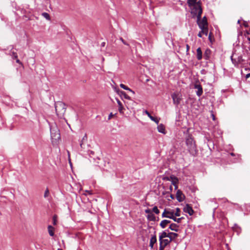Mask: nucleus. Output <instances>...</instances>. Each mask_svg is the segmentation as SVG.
Returning <instances> with one entry per match:
<instances>
[{
  "label": "nucleus",
  "instance_id": "dca6fc26",
  "mask_svg": "<svg viewBox=\"0 0 250 250\" xmlns=\"http://www.w3.org/2000/svg\"><path fill=\"white\" fill-rule=\"evenodd\" d=\"M168 213H171L172 215H174V211H167L166 209L164 210L163 213H162V217H166L168 218V216H170V215Z\"/></svg>",
  "mask_w": 250,
  "mask_h": 250
},
{
  "label": "nucleus",
  "instance_id": "79ce46f5",
  "mask_svg": "<svg viewBox=\"0 0 250 250\" xmlns=\"http://www.w3.org/2000/svg\"><path fill=\"white\" fill-rule=\"evenodd\" d=\"M248 40L250 42V33H248Z\"/></svg>",
  "mask_w": 250,
  "mask_h": 250
},
{
  "label": "nucleus",
  "instance_id": "a18cd8bd",
  "mask_svg": "<svg viewBox=\"0 0 250 250\" xmlns=\"http://www.w3.org/2000/svg\"><path fill=\"white\" fill-rule=\"evenodd\" d=\"M169 189H170V191H171V190H172V186H170V187H169Z\"/></svg>",
  "mask_w": 250,
  "mask_h": 250
},
{
  "label": "nucleus",
  "instance_id": "5fc2aeb1",
  "mask_svg": "<svg viewBox=\"0 0 250 250\" xmlns=\"http://www.w3.org/2000/svg\"><path fill=\"white\" fill-rule=\"evenodd\" d=\"M58 250H62L61 249H58Z\"/></svg>",
  "mask_w": 250,
  "mask_h": 250
},
{
  "label": "nucleus",
  "instance_id": "bb28decb",
  "mask_svg": "<svg viewBox=\"0 0 250 250\" xmlns=\"http://www.w3.org/2000/svg\"><path fill=\"white\" fill-rule=\"evenodd\" d=\"M171 233L176 235V236H174V235L170 234V235H169V236H168V237L169 238V240H171V241H172L173 240H174L175 238H176V237H178V234L177 233H176L174 232H171Z\"/></svg>",
  "mask_w": 250,
  "mask_h": 250
},
{
  "label": "nucleus",
  "instance_id": "09e8293b",
  "mask_svg": "<svg viewBox=\"0 0 250 250\" xmlns=\"http://www.w3.org/2000/svg\"><path fill=\"white\" fill-rule=\"evenodd\" d=\"M212 117H212L213 120H215V117L213 115H212Z\"/></svg>",
  "mask_w": 250,
  "mask_h": 250
},
{
  "label": "nucleus",
  "instance_id": "1a4fd4ad",
  "mask_svg": "<svg viewBox=\"0 0 250 250\" xmlns=\"http://www.w3.org/2000/svg\"><path fill=\"white\" fill-rule=\"evenodd\" d=\"M170 235L172 234V235H174V236H176V235H175L173 233H171L170 232L167 233L166 230H165V231H164L162 232L159 233V240H162L164 238L168 237V236H169V235H170Z\"/></svg>",
  "mask_w": 250,
  "mask_h": 250
},
{
  "label": "nucleus",
  "instance_id": "8fccbe9b",
  "mask_svg": "<svg viewBox=\"0 0 250 250\" xmlns=\"http://www.w3.org/2000/svg\"><path fill=\"white\" fill-rule=\"evenodd\" d=\"M86 191V192H88L89 194H91V192H90V191Z\"/></svg>",
  "mask_w": 250,
  "mask_h": 250
},
{
  "label": "nucleus",
  "instance_id": "49530a36",
  "mask_svg": "<svg viewBox=\"0 0 250 250\" xmlns=\"http://www.w3.org/2000/svg\"><path fill=\"white\" fill-rule=\"evenodd\" d=\"M85 137H86V135H85V136L83 138V140L82 141V142L84 140Z\"/></svg>",
  "mask_w": 250,
  "mask_h": 250
},
{
  "label": "nucleus",
  "instance_id": "603ef678",
  "mask_svg": "<svg viewBox=\"0 0 250 250\" xmlns=\"http://www.w3.org/2000/svg\"><path fill=\"white\" fill-rule=\"evenodd\" d=\"M82 145H83V144H82V143H81V144H80V146H81V147H82Z\"/></svg>",
  "mask_w": 250,
  "mask_h": 250
},
{
  "label": "nucleus",
  "instance_id": "4c0bfd02",
  "mask_svg": "<svg viewBox=\"0 0 250 250\" xmlns=\"http://www.w3.org/2000/svg\"><path fill=\"white\" fill-rule=\"evenodd\" d=\"M203 34V32H202V31H200V32L198 33V36L199 37H200V38H201V37H202V34Z\"/></svg>",
  "mask_w": 250,
  "mask_h": 250
},
{
  "label": "nucleus",
  "instance_id": "f257e3e1",
  "mask_svg": "<svg viewBox=\"0 0 250 250\" xmlns=\"http://www.w3.org/2000/svg\"><path fill=\"white\" fill-rule=\"evenodd\" d=\"M186 142L188 150L190 154L193 156L196 155L197 149L193 138L191 135H188L186 138Z\"/></svg>",
  "mask_w": 250,
  "mask_h": 250
},
{
  "label": "nucleus",
  "instance_id": "37998d69",
  "mask_svg": "<svg viewBox=\"0 0 250 250\" xmlns=\"http://www.w3.org/2000/svg\"><path fill=\"white\" fill-rule=\"evenodd\" d=\"M105 43L104 42H103L101 44L102 46H104Z\"/></svg>",
  "mask_w": 250,
  "mask_h": 250
},
{
  "label": "nucleus",
  "instance_id": "39448f33",
  "mask_svg": "<svg viewBox=\"0 0 250 250\" xmlns=\"http://www.w3.org/2000/svg\"><path fill=\"white\" fill-rule=\"evenodd\" d=\"M197 22L200 28L208 26V22L206 17H204L201 20H197Z\"/></svg>",
  "mask_w": 250,
  "mask_h": 250
},
{
  "label": "nucleus",
  "instance_id": "58836bf2",
  "mask_svg": "<svg viewBox=\"0 0 250 250\" xmlns=\"http://www.w3.org/2000/svg\"><path fill=\"white\" fill-rule=\"evenodd\" d=\"M16 59V62L17 63H18L19 64H21V61L17 58V59Z\"/></svg>",
  "mask_w": 250,
  "mask_h": 250
},
{
  "label": "nucleus",
  "instance_id": "a878e982",
  "mask_svg": "<svg viewBox=\"0 0 250 250\" xmlns=\"http://www.w3.org/2000/svg\"><path fill=\"white\" fill-rule=\"evenodd\" d=\"M10 55L12 57L13 59H17L18 58V55L17 53L15 52L14 50L11 49L10 50Z\"/></svg>",
  "mask_w": 250,
  "mask_h": 250
},
{
  "label": "nucleus",
  "instance_id": "6e6552de",
  "mask_svg": "<svg viewBox=\"0 0 250 250\" xmlns=\"http://www.w3.org/2000/svg\"><path fill=\"white\" fill-rule=\"evenodd\" d=\"M176 196L177 200L179 202L183 201L185 198V195L182 193V192L180 190H177Z\"/></svg>",
  "mask_w": 250,
  "mask_h": 250
},
{
  "label": "nucleus",
  "instance_id": "72a5a7b5",
  "mask_svg": "<svg viewBox=\"0 0 250 250\" xmlns=\"http://www.w3.org/2000/svg\"><path fill=\"white\" fill-rule=\"evenodd\" d=\"M120 40L122 41V42L125 45L129 46V44L127 43L122 38H120Z\"/></svg>",
  "mask_w": 250,
  "mask_h": 250
},
{
  "label": "nucleus",
  "instance_id": "4468645a",
  "mask_svg": "<svg viewBox=\"0 0 250 250\" xmlns=\"http://www.w3.org/2000/svg\"><path fill=\"white\" fill-rule=\"evenodd\" d=\"M158 130L159 132L165 134V127L163 124L159 125L157 126Z\"/></svg>",
  "mask_w": 250,
  "mask_h": 250
},
{
  "label": "nucleus",
  "instance_id": "412c9836",
  "mask_svg": "<svg viewBox=\"0 0 250 250\" xmlns=\"http://www.w3.org/2000/svg\"><path fill=\"white\" fill-rule=\"evenodd\" d=\"M116 100H117V103L118 104V106H119V108H118L119 111L120 112V113H123V109H124V108L123 106L122 103L118 99H117Z\"/></svg>",
  "mask_w": 250,
  "mask_h": 250
},
{
  "label": "nucleus",
  "instance_id": "f8f14e48",
  "mask_svg": "<svg viewBox=\"0 0 250 250\" xmlns=\"http://www.w3.org/2000/svg\"><path fill=\"white\" fill-rule=\"evenodd\" d=\"M170 178L171 180L172 184L175 187V189H177V188H178L177 184L178 182V178L174 176H171L170 177Z\"/></svg>",
  "mask_w": 250,
  "mask_h": 250
},
{
  "label": "nucleus",
  "instance_id": "2eb2a0df",
  "mask_svg": "<svg viewBox=\"0 0 250 250\" xmlns=\"http://www.w3.org/2000/svg\"><path fill=\"white\" fill-rule=\"evenodd\" d=\"M178 227L179 226L177 224L172 223L169 226V229L172 230L177 232L179 230Z\"/></svg>",
  "mask_w": 250,
  "mask_h": 250
},
{
  "label": "nucleus",
  "instance_id": "a19ab883",
  "mask_svg": "<svg viewBox=\"0 0 250 250\" xmlns=\"http://www.w3.org/2000/svg\"><path fill=\"white\" fill-rule=\"evenodd\" d=\"M189 49V46L188 44H187V50L188 51Z\"/></svg>",
  "mask_w": 250,
  "mask_h": 250
},
{
  "label": "nucleus",
  "instance_id": "6e6d98bb",
  "mask_svg": "<svg viewBox=\"0 0 250 250\" xmlns=\"http://www.w3.org/2000/svg\"><path fill=\"white\" fill-rule=\"evenodd\" d=\"M208 38H209V39H210V35H209Z\"/></svg>",
  "mask_w": 250,
  "mask_h": 250
},
{
  "label": "nucleus",
  "instance_id": "20e7f679",
  "mask_svg": "<svg viewBox=\"0 0 250 250\" xmlns=\"http://www.w3.org/2000/svg\"><path fill=\"white\" fill-rule=\"evenodd\" d=\"M171 98L173 100V104L177 106L180 103L182 100L181 94L176 92L171 94Z\"/></svg>",
  "mask_w": 250,
  "mask_h": 250
},
{
  "label": "nucleus",
  "instance_id": "7c9ffc66",
  "mask_svg": "<svg viewBox=\"0 0 250 250\" xmlns=\"http://www.w3.org/2000/svg\"><path fill=\"white\" fill-rule=\"evenodd\" d=\"M180 216V209L179 208H176V212H174V216Z\"/></svg>",
  "mask_w": 250,
  "mask_h": 250
},
{
  "label": "nucleus",
  "instance_id": "c756f323",
  "mask_svg": "<svg viewBox=\"0 0 250 250\" xmlns=\"http://www.w3.org/2000/svg\"><path fill=\"white\" fill-rule=\"evenodd\" d=\"M121 96H124V97L126 99H130L129 96H128L124 91H121Z\"/></svg>",
  "mask_w": 250,
  "mask_h": 250
},
{
  "label": "nucleus",
  "instance_id": "423d86ee",
  "mask_svg": "<svg viewBox=\"0 0 250 250\" xmlns=\"http://www.w3.org/2000/svg\"><path fill=\"white\" fill-rule=\"evenodd\" d=\"M159 248H161V249L162 250L164 249L165 247L170 243L171 240H169L167 239H163L162 240H159Z\"/></svg>",
  "mask_w": 250,
  "mask_h": 250
},
{
  "label": "nucleus",
  "instance_id": "4be33fe9",
  "mask_svg": "<svg viewBox=\"0 0 250 250\" xmlns=\"http://www.w3.org/2000/svg\"><path fill=\"white\" fill-rule=\"evenodd\" d=\"M187 3L189 7H191L193 5L198 3L197 0H187Z\"/></svg>",
  "mask_w": 250,
  "mask_h": 250
},
{
  "label": "nucleus",
  "instance_id": "f03ea898",
  "mask_svg": "<svg viewBox=\"0 0 250 250\" xmlns=\"http://www.w3.org/2000/svg\"><path fill=\"white\" fill-rule=\"evenodd\" d=\"M190 8L191 13L192 14L193 17H194L196 16L198 20L201 19V15L202 14L201 1H198V3L193 5Z\"/></svg>",
  "mask_w": 250,
  "mask_h": 250
},
{
  "label": "nucleus",
  "instance_id": "cd10ccee",
  "mask_svg": "<svg viewBox=\"0 0 250 250\" xmlns=\"http://www.w3.org/2000/svg\"><path fill=\"white\" fill-rule=\"evenodd\" d=\"M202 30V32H203V33L204 34H205L206 36L208 35V26L207 27H202V28H200Z\"/></svg>",
  "mask_w": 250,
  "mask_h": 250
},
{
  "label": "nucleus",
  "instance_id": "e433bc0d",
  "mask_svg": "<svg viewBox=\"0 0 250 250\" xmlns=\"http://www.w3.org/2000/svg\"><path fill=\"white\" fill-rule=\"evenodd\" d=\"M113 116V114L112 113H111L109 115V116H108V120L111 119V118Z\"/></svg>",
  "mask_w": 250,
  "mask_h": 250
},
{
  "label": "nucleus",
  "instance_id": "f704fd0d",
  "mask_svg": "<svg viewBox=\"0 0 250 250\" xmlns=\"http://www.w3.org/2000/svg\"><path fill=\"white\" fill-rule=\"evenodd\" d=\"M53 225H56V223H57V219H56V216H54L53 217Z\"/></svg>",
  "mask_w": 250,
  "mask_h": 250
},
{
  "label": "nucleus",
  "instance_id": "0eeeda50",
  "mask_svg": "<svg viewBox=\"0 0 250 250\" xmlns=\"http://www.w3.org/2000/svg\"><path fill=\"white\" fill-rule=\"evenodd\" d=\"M183 210L185 212L188 213L189 215H192L194 213V211L192 207L188 204L186 205V206L184 208Z\"/></svg>",
  "mask_w": 250,
  "mask_h": 250
},
{
  "label": "nucleus",
  "instance_id": "7ed1b4c3",
  "mask_svg": "<svg viewBox=\"0 0 250 250\" xmlns=\"http://www.w3.org/2000/svg\"><path fill=\"white\" fill-rule=\"evenodd\" d=\"M55 110L59 117H62L66 111V105L64 103L59 102L55 104Z\"/></svg>",
  "mask_w": 250,
  "mask_h": 250
},
{
  "label": "nucleus",
  "instance_id": "9d476101",
  "mask_svg": "<svg viewBox=\"0 0 250 250\" xmlns=\"http://www.w3.org/2000/svg\"><path fill=\"white\" fill-rule=\"evenodd\" d=\"M194 88L197 89L196 94L198 96H201L203 94V88L201 84H196L194 85Z\"/></svg>",
  "mask_w": 250,
  "mask_h": 250
},
{
  "label": "nucleus",
  "instance_id": "393cba45",
  "mask_svg": "<svg viewBox=\"0 0 250 250\" xmlns=\"http://www.w3.org/2000/svg\"><path fill=\"white\" fill-rule=\"evenodd\" d=\"M120 86L122 88H123L125 90H128L130 92H131V93H132L133 94H134V92L133 90H132L130 88H129V87H128L127 86L125 85V84L121 83L120 84Z\"/></svg>",
  "mask_w": 250,
  "mask_h": 250
},
{
  "label": "nucleus",
  "instance_id": "5701e85b",
  "mask_svg": "<svg viewBox=\"0 0 250 250\" xmlns=\"http://www.w3.org/2000/svg\"><path fill=\"white\" fill-rule=\"evenodd\" d=\"M210 50L209 49H206L204 53V58L206 60H208L209 58L210 54Z\"/></svg>",
  "mask_w": 250,
  "mask_h": 250
},
{
  "label": "nucleus",
  "instance_id": "ea45409f",
  "mask_svg": "<svg viewBox=\"0 0 250 250\" xmlns=\"http://www.w3.org/2000/svg\"><path fill=\"white\" fill-rule=\"evenodd\" d=\"M249 77H250V73H248L246 75V78L247 79L249 78Z\"/></svg>",
  "mask_w": 250,
  "mask_h": 250
},
{
  "label": "nucleus",
  "instance_id": "6ab92c4d",
  "mask_svg": "<svg viewBox=\"0 0 250 250\" xmlns=\"http://www.w3.org/2000/svg\"><path fill=\"white\" fill-rule=\"evenodd\" d=\"M48 233L49 234V235L51 236H53L54 235V228L51 225H49L48 226Z\"/></svg>",
  "mask_w": 250,
  "mask_h": 250
},
{
  "label": "nucleus",
  "instance_id": "c85d7f7f",
  "mask_svg": "<svg viewBox=\"0 0 250 250\" xmlns=\"http://www.w3.org/2000/svg\"><path fill=\"white\" fill-rule=\"evenodd\" d=\"M42 16L45 18L46 19L49 20H50V15L46 12H43L42 13Z\"/></svg>",
  "mask_w": 250,
  "mask_h": 250
},
{
  "label": "nucleus",
  "instance_id": "c9c22d12",
  "mask_svg": "<svg viewBox=\"0 0 250 250\" xmlns=\"http://www.w3.org/2000/svg\"><path fill=\"white\" fill-rule=\"evenodd\" d=\"M145 211L146 213H147L148 214H149L152 212V211L149 209H146L145 210Z\"/></svg>",
  "mask_w": 250,
  "mask_h": 250
},
{
  "label": "nucleus",
  "instance_id": "ddd939ff",
  "mask_svg": "<svg viewBox=\"0 0 250 250\" xmlns=\"http://www.w3.org/2000/svg\"><path fill=\"white\" fill-rule=\"evenodd\" d=\"M157 242V238L156 235H153L150 240V243H149V246L151 249L153 248V245L155 243H156Z\"/></svg>",
  "mask_w": 250,
  "mask_h": 250
},
{
  "label": "nucleus",
  "instance_id": "4d7b16f0",
  "mask_svg": "<svg viewBox=\"0 0 250 250\" xmlns=\"http://www.w3.org/2000/svg\"><path fill=\"white\" fill-rule=\"evenodd\" d=\"M166 178H167V180H169V178L168 177H166Z\"/></svg>",
  "mask_w": 250,
  "mask_h": 250
},
{
  "label": "nucleus",
  "instance_id": "a211bd4d",
  "mask_svg": "<svg viewBox=\"0 0 250 250\" xmlns=\"http://www.w3.org/2000/svg\"><path fill=\"white\" fill-rule=\"evenodd\" d=\"M170 215V216H168V218H170V219H171L172 220H173L175 222H177V223H180L182 219H183L182 217L181 218H176L174 215H172V214L171 213H169Z\"/></svg>",
  "mask_w": 250,
  "mask_h": 250
},
{
  "label": "nucleus",
  "instance_id": "864d4df0",
  "mask_svg": "<svg viewBox=\"0 0 250 250\" xmlns=\"http://www.w3.org/2000/svg\"><path fill=\"white\" fill-rule=\"evenodd\" d=\"M237 22H238V23H240V20H238Z\"/></svg>",
  "mask_w": 250,
  "mask_h": 250
},
{
  "label": "nucleus",
  "instance_id": "aec40b11",
  "mask_svg": "<svg viewBox=\"0 0 250 250\" xmlns=\"http://www.w3.org/2000/svg\"><path fill=\"white\" fill-rule=\"evenodd\" d=\"M202 58V52L201 48L199 47L197 49V59L198 60H201Z\"/></svg>",
  "mask_w": 250,
  "mask_h": 250
},
{
  "label": "nucleus",
  "instance_id": "f3484780",
  "mask_svg": "<svg viewBox=\"0 0 250 250\" xmlns=\"http://www.w3.org/2000/svg\"><path fill=\"white\" fill-rule=\"evenodd\" d=\"M170 223V221L168 220H164L161 221L160 223V226L162 228L164 229L165 228L166 226Z\"/></svg>",
  "mask_w": 250,
  "mask_h": 250
},
{
  "label": "nucleus",
  "instance_id": "c03bdc74",
  "mask_svg": "<svg viewBox=\"0 0 250 250\" xmlns=\"http://www.w3.org/2000/svg\"><path fill=\"white\" fill-rule=\"evenodd\" d=\"M170 197H171L172 199H173V198H174V197H173V195L170 194Z\"/></svg>",
  "mask_w": 250,
  "mask_h": 250
},
{
  "label": "nucleus",
  "instance_id": "473e14b6",
  "mask_svg": "<svg viewBox=\"0 0 250 250\" xmlns=\"http://www.w3.org/2000/svg\"><path fill=\"white\" fill-rule=\"evenodd\" d=\"M49 194V190L48 188H47L45 191V192H44V197L45 198H46L48 196Z\"/></svg>",
  "mask_w": 250,
  "mask_h": 250
},
{
  "label": "nucleus",
  "instance_id": "9b49d317",
  "mask_svg": "<svg viewBox=\"0 0 250 250\" xmlns=\"http://www.w3.org/2000/svg\"><path fill=\"white\" fill-rule=\"evenodd\" d=\"M145 113L149 117V118L153 121L155 122L157 125L159 122V120L156 117H153L151 115L149 112L147 110H145Z\"/></svg>",
  "mask_w": 250,
  "mask_h": 250
},
{
  "label": "nucleus",
  "instance_id": "de8ad7c7",
  "mask_svg": "<svg viewBox=\"0 0 250 250\" xmlns=\"http://www.w3.org/2000/svg\"><path fill=\"white\" fill-rule=\"evenodd\" d=\"M57 135H58L57 138H59L60 136V134H58Z\"/></svg>",
  "mask_w": 250,
  "mask_h": 250
},
{
  "label": "nucleus",
  "instance_id": "2f4dec72",
  "mask_svg": "<svg viewBox=\"0 0 250 250\" xmlns=\"http://www.w3.org/2000/svg\"><path fill=\"white\" fill-rule=\"evenodd\" d=\"M152 211L155 212L157 214H159V212H160L159 210L158 209V208H157V207L156 206H155L152 208Z\"/></svg>",
  "mask_w": 250,
  "mask_h": 250
},
{
  "label": "nucleus",
  "instance_id": "b1692460",
  "mask_svg": "<svg viewBox=\"0 0 250 250\" xmlns=\"http://www.w3.org/2000/svg\"><path fill=\"white\" fill-rule=\"evenodd\" d=\"M147 218L149 221H154L155 220V216L152 212L147 215Z\"/></svg>",
  "mask_w": 250,
  "mask_h": 250
},
{
  "label": "nucleus",
  "instance_id": "3c124183",
  "mask_svg": "<svg viewBox=\"0 0 250 250\" xmlns=\"http://www.w3.org/2000/svg\"><path fill=\"white\" fill-rule=\"evenodd\" d=\"M230 154L231 156H234V154L233 153H231Z\"/></svg>",
  "mask_w": 250,
  "mask_h": 250
}]
</instances>
